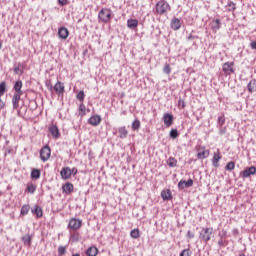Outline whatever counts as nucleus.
<instances>
[{
  "label": "nucleus",
  "mask_w": 256,
  "mask_h": 256,
  "mask_svg": "<svg viewBox=\"0 0 256 256\" xmlns=\"http://www.w3.org/2000/svg\"><path fill=\"white\" fill-rule=\"evenodd\" d=\"M169 11H171V5L165 0L158 1L153 9L154 15H167Z\"/></svg>",
  "instance_id": "f257e3e1"
},
{
  "label": "nucleus",
  "mask_w": 256,
  "mask_h": 256,
  "mask_svg": "<svg viewBox=\"0 0 256 256\" xmlns=\"http://www.w3.org/2000/svg\"><path fill=\"white\" fill-rule=\"evenodd\" d=\"M213 236V228H203L200 232L199 239L204 243H209L211 237Z\"/></svg>",
  "instance_id": "f03ea898"
},
{
  "label": "nucleus",
  "mask_w": 256,
  "mask_h": 256,
  "mask_svg": "<svg viewBox=\"0 0 256 256\" xmlns=\"http://www.w3.org/2000/svg\"><path fill=\"white\" fill-rule=\"evenodd\" d=\"M83 226V221L79 218H71L68 223L69 231H79Z\"/></svg>",
  "instance_id": "7ed1b4c3"
},
{
  "label": "nucleus",
  "mask_w": 256,
  "mask_h": 256,
  "mask_svg": "<svg viewBox=\"0 0 256 256\" xmlns=\"http://www.w3.org/2000/svg\"><path fill=\"white\" fill-rule=\"evenodd\" d=\"M98 17L102 23H109L111 21V9L102 8L98 13Z\"/></svg>",
  "instance_id": "20e7f679"
},
{
  "label": "nucleus",
  "mask_w": 256,
  "mask_h": 256,
  "mask_svg": "<svg viewBox=\"0 0 256 256\" xmlns=\"http://www.w3.org/2000/svg\"><path fill=\"white\" fill-rule=\"evenodd\" d=\"M40 159L43 163H47V161L51 159V147H49V145H45L41 148Z\"/></svg>",
  "instance_id": "39448f33"
},
{
  "label": "nucleus",
  "mask_w": 256,
  "mask_h": 256,
  "mask_svg": "<svg viewBox=\"0 0 256 256\" xmlns=\"http://www.w3.org/2000/svg\"><path fill=\"white\" fill-rule=\"evenodd\" d=\"M234 62H226L222 66V71L225 75H233L235 73V69H233Z\"/></svg>",
  "instance_id": "423d86ee"
},
{
  "label": "nucleus",
  "mask_w": 256,
  "mask_h": 256,
  "mask_svg": "<svg viewBox=\"0 0 256 256\" xmlns=\"http://www.w3.org/2000/svg\"><path fill=\"white\" fill-rule=\"evenodd\" d=\"M240 175H242V177L244 179H247L248 177H251V175H256L255 166H251V167L246 168L244 171L240 172Z\"/></svg>",
  "instance_id": "0eeeda50"
},
{
  "label": "nucleus",
  "mask_w": 256,
  "mask_h": 256,
  "mask_svg": "<svg viewBox=\"0 0 256 256\" xmlns=\"http://www.w3.org/2000/svg\"><path fill=\"white\" fill-rule=\"evenodd\" d=\"M170 27L173 31H179V29H181V19L173 17L170 22Z\"/></svg>",
  "instance_id": "6e6552de"
},
{
  "label": "nucleus",
  "mask_w": 256,
  "mask_h": 256,
  "mask_svg": "<svg viewBox=\"0 0 256 256\" xmlns=\"http://www.w3.org/2000/svg\"><path fill=\"white\" fill-rule=\"evenodd\" d=\"M162 121H164V125H166V127H171L174 121L173 114L165 113L162 117Z\"/></svg>",
  "instance_id": "1a4fd4ad"
},
{
  "label": "nucleus",
  "mask_w": 256,
  "mask_h": 256,
  "mask_svg": "<svg viewBox=\"0 0 256 256\" xmlns=\"http://www.w3.org/2000/svg\"><path fill=\"white\" fill-rule=\"evenodd\" d=\"M209 157V150H205V146H199L197 158L198 159H207Z\"/></svg>",
  "instance_id": "9d476101"
},
{
  "label": "nucleus",
  "mask_w": 256,
  "mask_h": 256,
  "mask_svg": "<svg viewBox=\"0 0 256 256\" xmlns=\"http://www.w3.org/2000/svg\"><path fill=\"white\" fill-rule=\"evenodd\" d=\"M89 125H92L93 127H97L101 124V116L100 115H93L88 119Z\"/></svg>",
  "instance_id": "9b49d317"
},
{
  "label": "nucleus",
  "mask_w": 256,
  "mask_h": 256,
  "mask_svg": "<svg viewBox=\"0 0 256 256\" xmlns=\"http://www.w3.org/2000/svg\"><path fill=\"white\" fill-rule=\"evenodd\" d=\"M74 189H75V186H73V183H71V182H67L62 186V191L66 195H71V193H73Z\"/></svg>",
  "instance_id": "f8f14e48"
},
{
  "label": "nucleus",
  "mask_w": 256,
  "mask_h": 256,
  "mask_svg": "<svg viewBox=\"0 0 256 256\" xmlns=\"http://www.w3.org/2000/svg\"><path fill=\"white\" fill-rule=\"evenodd\" d=\"M61 178L64 179V181H67V179H71V168L70 167H64L60 171Z\"/></svg>",
  "instance_id": "ddd939ff"
},
{
  "label": "nucleus",
  "mask_w": 256,
  "mask_h": 256,
  "mask_svg": "<svg viewBox=\"0 0 256 256\" xmlns=\"http://www.w3.org/2000/svg\"><path fill=\"white\" fill-rule=\"evenodd\" d=\"M189 187H193V179H188L187 181L180 180L178 183L179 189H185V188H189Z\"/></svg>",
  "instance_id": "4468645a"
},
{
  "label": "nucleus",
  "mask_w": 256,
  "mask_h": 256,
  "mask_svg": "<svg viewBox=\"0 0 256 256\" xmlns=\"http://www.w3.org/2000/svg\"><path fill=\"white\" fill-rule=\"evenodd\" d=\"M211 29L213 33H217L221 29V20L219 18L212 20Z\"/></svg>",
  "instance_id": "2eb2a0df"
},
{
  "label": "nucleus",
  "mask_w": 256,
  "mask_h": 256,
  "mask_svg": "<svg viewBox=\"0 0 256 256\" xmlns=\"http://www.w3.org/2000/svg\"><path fill=\"white\" fill-rule=\"evenodd\" d=\"M49 131L54 139H59L61 137V133H59V128L56 125L50 126Z\"/></svg>",
  "instance_id": "dca6fc26"
},
{
  "label": "nucleus",
  "mask_w": 256,
  "mask_h": 256,
  "mask_svg": "<svg viewBox=\"0 0 256 256\" xmlns=\"http://www.w3.org/2000/svg\"><path fill=\"white\" fill-rule=\"evenodd\" d=\"M21 95L23 94L14 93V96L12 98L13 109H19V101H21Z\"/></svg>",
  "instance_id": "f3484780"
},
{
  "label": "nucleus",
  "mask_w": 256,
  "mask_h": 256,
  "mask_svg": "<svg viewBox=\"0 0 256 256\" xmlns=\"http://www.w3.org/2000/svg\"><path fill=\"white\" fill-rule=\"evenodd\" d=\"M161 198L163 199V201H171V199H173V196L171 194V190L170 189L163 190L161 192Z\"/></svg>",
  "instance_id": "a211bd4d"
},
{
  "label": "nucleus",
  "mask_w": 256,
  "mask_h": 256,
  "mask_svg": "<svg viewBox=\"0 0 256 256\" xmlns=\"http://www.w3.org/2000/svg\"><path fill=\"white\" fill-rule=\"evenodd\" d=\"M58 37L60 39H67V37H69V30L65 27H61L59 30H58Z\"/></svg>",
  "instance_id": "6ab92c4d"
},
{
  "label": "nucleus",
  "mask_w": 256,
  "mask_h": 256,
  "mask_svg": "<svg viewBox=\"0 0 256 256\" xmlns=\"http://www.w3.org/2000/svg\"><path fill=\"white\" fill-rule=\"evenodd\" d=\"M54 90L56 91V93H58V95H61L65 91V85L63 83H61V81H58L54 85Z\"/></svg>",
  "instance_id": "aec40b11"
},
{
  "label": "nucleus",
  "mask_w": 256,
  "mask_h": 256,
  "mask_svg": "<svg viewBox=\"0 0 256 256\" xmlns=\"http://www.w3.org/2000/svg\"><path fill=\"white\" fill-rule=\"evenodd\" d=\"M139 25V20L137 19H128L127 20V27L128 29L135 30L136 27Z\"/></svg>",
  "instance_id": "412c9836"
},
{
  "label": "nucleus",
  "mask_w": 256,
  "mask_h": 256,
  "mask_svg": "<svg viewBox=\"0 0 256 256\" xmlns=\"http://www.w3.org/2000/svg\"><path fill=\"white\" fill-rule=\"evenodd\" d=\"M119 137L120 139H127V136L129 135V131H127V128L125 126H122L118 129Z\"/></svg>",
  "instance_id": "4be33fe9"
},
{
  "label": "nucleus",
  "mask_w": 256,
  "mask_h": 256,
  "mask_svg": "<svg viewBox=\"0 0 256 256\" xmlns=\"http://www.w3.org/2000/svg\"><path fill=\"white\" fill-rule=\"evenodd\" d=\"M22 88H23V82L21 80L16 81L14 85L15 93L23 95V91L21 90Z\"/></svg>",
  "instance_id": "5701e85b"
},
{
  "label": "nucleus",
  "mask_w": 256,
  "mask_h": 256,
  "mask_svg": "<svg viewBox=\"0 0 256 256\" xmlns=\"http://www.w3.org/2000/svg\"><path fill=\"white\" fill-rule=\"evenodd\" d=\"M32 239L33 237L30 234H26L21 238L22 242L24 243V245H26V247H31Z\"/></svg>",
  "instance_id": "b1692460"
},
{
  "label": "nucleus",
  "mask_w": 256,
  "mask_h": 256,
  "mask_svg": "<svg viewBox=\"0 0 256 256\" xmlns=\"http://www.w3.org/2000/svg\"><path fill=\"white\" fill-rule=\"evenodd\" d=\"M31 179H41V170L33 168L30 174Z\"/></svg>",
  "instance_id": "393cba45"
},
{
  "label": "nucleus",
  "mask_w": 256,
  "mask_h": 256,
  "mask_svg": "<svg viewBox=\"0 0 256 256\" xmlns=\"http://www.w3.org/2000/svg\"><path fill=\"white\" fill-rule=\"evenodd\" d=\"M247 89L249 93H255L256 91V79L250 80V82L247 85Z\"/></svg>",
  "instance_id": "a878e982"
},
{
  "label": "nucleus",
  "mask_w": 256,
  "mask_h": 256,
  "mask_svg": "<svg viewBox=\"0 0 256 256\" xmlns=\"http://www.w3.org/2000/svg\"><path fill=\"white\" fill-rule=\"evenodd\" d=\"M222 158L221 154L218 153H214V156L212 158V165L213 167H219V160Z\"/></svg>",
  "instance_id": "bb28decb"
},
{
  "label": "nucleus",
  "mask_w": 256,
  "mask_h": 256,
  "mask_svg": "<svg viewBox=\"0 0 256 256\" xmlns=\"http://www.w3.org/2000/svg\"><path fill=\"white\" fill-rule=\"evenodd\" d=\"M98 253H99V249L95 246L88 248L86 251L87 256H97Z\"/></svg>",
  "instance_id": "cd10ccee"
},
{
  "label": "nucleus",
  "mask_w": 256,
  "mask_h": 256,
  "mask_svg": "<svg viewBox=\"0 0 256 256\" xmlns=\"http://www.w3.org/2000/svg\"><path fill=\"white\" fill-rule=\"evenodd\" d=\"M13 69L16 75H23V65L21 63L15 64Z\"/></svg>",
  "instance_id": "c85d7f7f"
},
{
  "label": "nucleus",
  "mask_w": 256,
  "mask_h": 256,
  "mask_svg": "<svg viewBox=\"0 0 256 256\" xmlns=\"http://www.w3.org/2000/svg\"><path fill=\"white\" fill-rule=\"evenodd\" d=\"M32 213H34V215H36L38 218L43 217V209L37 205L34 207V209H32Z\"/></svg>",
  "instance_id": "c756f323"
},
{
  "label": "nucleus",
  "mask_w": 256,
  "mask_h": 256,
  "mask_svg": "<svg viewBox=\"0 0 256 256\" xmlns=\"http://www.w3.org/2000/svg\"><path fill=\"white\" fill-rule=\"evenodd\" d=\"M139 129H141V121L136 119L132 122V131H139Z\"/></svg>",
  "instance_id": "7c9ffc66"
},
{
  "label": "nucleus",
  "mask_w": 256,
  "mask_h": 256,
  "mask_svg": "<svg viewBox=\"0 0 256 256\" xmlns=\"http://www.w3.org/2000/svg\"><path fill=\"white\" fill-rule=\"evenodd\" d=\"M35 191H37V185H35V184L27 185L26 193H31V195H33V193H35Z\"/></svg>",
  "instance_id": "2f4dec72"
},
{
  "label": "nucleus",
  "mask_w": 256,
  "mask_h": 256,
  "mask_svg": "<svg viewBox=\"0 0 256 256\" xmlns=\"http://www.w3.org/2000/svg\"><path fill=\"white\" fill-rule=\"evenodd\" d=\"M130 237L132 239H139V237H141V234L139 233V229H133L131 232H130Z\"/></svg>",
  "instance_id": "473e14b6"
},
{
  "label": "nucleus",
  "mask_w": 256,
  "mask_h": 256,
  "mask_svg": "<svg viewBox=\"0 0 256 256\" xmlns=\"http://www.w3.org/2000/svg\"><path fill=\"white\" fill-rule=\"evenodd\" d=\"M6 91H7V83L1 82L0 83V97H3V95H5Z\"/></svg>",
  "instance_id": "72a5a7b5"
},
{
  "label": "nucleus",
  "mask_w": 256,
  "mask_h": 256,
  "mask_svg": "<svg viewBox=\"0 0 256 256\" xmlns=\"http://www.w3.org/2000/svg\"><path fill=\"white\" fill-rule=\"evenodd\" d=\"M86 109H87V107L85 106V104H83V103H81L80 105H79V115H80V117H85V115H86Z\"/></svg>",
  "instance_id": "f704fd0d"
},
{
  "label": "nucleus",
  "mask_w": 256,
  "mask_h": 256,
  "mask_svg": "<svg viewBox=\"0 0 256 256\" xmlns=\"http://www.w3.org/2000/svg\"><path fill=\"white\" fill-rule=\"evenodd\" d=\"M29 209H31V207H29V205H27V204H24L21 207L20 215H27V213H29Z\"/></svg>",
  "instance_id": "c9c22d12"
},
{
  "label": "nucleus",
  "mask_w": 256,
  "mask_h": 256,
  "mask_svg": "<svg viewBox=\"0 0 256 256\" xmlns=\"http://www.w3.org/2000/svg\"><path fill=\"white\" fill-rule=\"evenodd\" d=\"M226 8L228 11L233 12L235 11V9H237V4H235L234 2H228Z\"/></svg>",
  "instance_id": "e433bc0d"
},
{
  "label": "nucleus",
  "mask_w": 256,
  "mask_h": 256,
  "mask_svg": "<svg viewBox=\"0 0 256 256\" xmlns=\"http://www.w3.org/2000/svg\"><path fill=\"white\" fill-rule=\"evenodd\" d=\"M167 164H168V166H170V167H177V159H175L174 157H170V158L167 160Z\"/></svg>",
  "instance_id": "4c0bfd02"
},
{
  "label": "nucleus",
  "mask_w": 256,
  "mask_h": 256,
  "mask_svg": "<svg viewBox=\"0 0 256 256\" xmlns=\"http://www.w3.org/2000/svg\"><path fill=\"white\" fill-rule=\"evenodd\" d=\"M67 253V247L65 246H59L58 248V255L63 256Z\"/></svg>",
  "instance_id": "58836bf2"
},
{
  "label": "nucleus",
  "mask_w": 256,
  "mask_h": 256,
  "mask_svg": "<svg viewBox=\"0 0 256 256\" xmlns=\"http://www.w3.org/2000/svg\"><path fill=\"white\" fill-rule=\"evenodd\" d=\"M170 137L172 139H177L179 137V131H177V129H172L170 131Z\"/></svg>",
  "instance_id": "ea45409f"
},
{
  "label": "nucleus",
  "mask_w": 256,
  "mask_h": 256,
  "mask_svg": "<svg viewBox=\"0 0 256 256\" xmlns=\"http://www.w3.org/2000/svg\"><path fill=\"white\" fill-rule=\"evenodd\" d=\"M225 169L226 171H233V169H235V162L233 161L228 162Z\"/></svg>",
  "instance_id": "a19ab883"
},
{
  "label": "nucleus",
  "mask_w": 256,
  "mask_h": 256,
  "mask_svg": "<svg viewBox=\"0 0 256 256\" xmlns=\"http://www.w3.org/2000/svg\"><path fill=\"white\" fill-rule=\"evenodd\" d=\"M163 71L166 75H171V66L169 64H165Z\"/></svg>",
  "instance_id": "79ce46f5"
},
{
  "label": "nucleus",
  "mask_w": 256,
  "mask_h": 256,
  "mask_svg": "<svg viewBox=\"0 0 256 256\" xmlns=\"http://www.w3.org/2000/svg\"><path fill=\"white\" fill-rule=\"evenodd\" d=\"M77 99L79 100V101H84V99H85V92L83 91V90H81V91H79L78 92V94H77Z\"/></svg>",
  "instance_id": "37998d69"
},
{
  "label": "nucleus",
  "mask_w": 256,
  "mask_h": 256,
  "mask_svg": "<svg viewBox=\"0 0 256 256\" xmlns=\"http://www.w3.org/2000/svg\"><path fill=\"white\" fill-rule=\"evenodd\" d=\"M70 239H71V241H73L74 243H77V241H79V233H73V234H71Z\"/></svg>",
  "instance_id": "c03bdc74"
},
{
  "label": "nucleus",
  "mask_w": 256,
  "mask_h": 256,
  "mask_svg": "<svg viewBox=\"0 0 256 256\" xmlns=\"http://www.w3.org/2000/svg\"><path fill=\"white\" fill-rule=\"evenodd\" d=\"M178 107H180V109H185L186 104H185V100L184 99H179L178 100Z\"/></svg>",
  "instance_id": "a18cd8bd"
},
{
  "label": "nucleus",
  "mask_w": 256,
  "mask_h": 256,
  "mask_svg": "<svg viewBox=\"0 0 256 256\" xmlns=\"http://www.w3.org/2000/svg\"><path fill=\"white\" fill-rule=\"evenodd\" d=\"M218 125H220V127H223V125H225V116L218 117Z\"/></svg>",
  "instance_id": "49530a36"
},
{
  "label": "nucleus",
  "mask_w": 256,
  "mask_h": 256,
  "mask_svg": "<svg viewBox=\"0 0 256 256\" xmlns=\"http://www.w3.org/2000/svg\"><path fill=\"white\" fill-rule=\"evenodd\" d=\"M180 256H191V250L190 249H184L181 253Z\"/></svg>",
  "instance_id": "de8ad7c7"
},
{
  "label": "nucleus",
  "mask_w": 256,
  "mask_h": 256,
  "mask_svg": "<svg viewBox=\"0 0 256 256\" xmlns=\"http://www.w3.org/2000/svg\"><path fill=\"white\" fill-rule=\"evenodd\" d=\"M186 237L188 239H193L195 237V234L193 232H191V230H188Z\"/></svg>",
  "instance_id": "09e8293b"
},
{
  "label": "nucleus",
  "mask_w": 256,
  "mask_h": 256,
  "mask_svg": "<svg viewBox=\"0 0 256 256\" xmlns=\"http://www.w3.org/2000/svg\"><path fill=\"white\" fill-rule=\"evenodd\" d=\"M77 173H78V170H77V168H70V175H77Z\"/></svg>",
  "instance_id": "8fccbe9b"
},
{
  "label": "nucleus",
  "mask_w": 256,
  "mask_h": 256,
  "mask_svg": "<svg viewBox=\"0 0 256 256\" xmlns=\"http://www.w3.org/2000/svg\"><path fill=\"white\" fill-rule=\"evenodd\" d=\"M59 5L65 6L67 5V0H58Z\"/></svg>",
  "instance_id": "3c124183"
},
{
  "label": "nucleus",
  "mask_w": 256,
  "mask_h": 256,
  "mask_svg": "<svg viewBox=\"0 0 256 256\" xmlns=\"http://www.w3.org/2000/svg\"><path fill=\"white\" fill-rule=\"evenodd\" d=\"M250 47H251V49H256V41H252L251 43H250Z\"/></svg>",
  "instance_id": "603ef678"
},
{
  "label": "nucleus",
  "mask_w": 256,
  "mask_h": 256,
  "mask_svg": "<svg viewBox=\"0 0 256 256\" xmlns=\"http://www.w3.org/2000/svg\"><path fill=\"white\" fill-rule=\"evenodd\" d=\"M193 39H195V36H193V34H190V35L187 37V40H188V41H193Z\"/></svg>",
  "instance_id": "864d4df0"
},
{
  "label": "nucleus",
  "mask_w": 256,
  "mask_h": 256,
  "mask_svg": "<svg viewBox=\"0 0 256 256\" xmlns=\"http://www.w3.org/2000/svg\"><path fill=\"white\" fill-rule=\"evenodd\" d=\"M3 107H5V103H4L3 100L0 98V111H1V109H3Z\"/></svg>",
  "instance_id": "5fc2aeb1"
},
{
  "label": "nucleus",
  "mask_w": 256,
  "mask_h": 256,
  "mask_svg": "<svg viewBox=\"0 0 256 256\" xmlns=\"http://www.w3.org/2000/svg\"><path fill=\"white\" fill-rule=\"evenodd\" d=\"M223 133H225V130L220 129V135H223Z\"/></svg>",
  "instance_id": "6e6d98bb"
},
{
  "label": "nucleus",
  "mask_w": 256,
  "mask_h": 256,
  "mask_svg": "<svg viewBox=\"0 0 256 256\" xmlns=\"http://www.w3.org/2000/svg\"><path fill=\"white\" fill-rule=\"evenodd\" d=\"M2 47H3V44L0 42V49H2Z\"/></svg>",
  "instance_id": "4d7b16f0"
},
{
  "label": "nucleus",
  "mask_w": 256,
  "mask_h": 256,
  "mask_svg": "<svg viewBox=\"0 0 256 256\" xmlns=\"http://www.w3.org/2000/svg\"><path fill=\"white\" fill-rule=\"evenodd\" d=\"M239 256H245V254H240Z\"/></svg>",
  "instance_id": "13d9d810"
}]
</instances>
